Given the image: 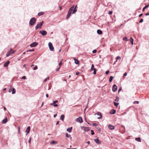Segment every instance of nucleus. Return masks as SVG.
Wrapping results in <instances>:
<instances>
[{"label": "nucleus", "mask_w": 149, "mask_h": 149, "mask_svg": "<svg viewBox=\"0 0 149 149\" xmlns=\"http://www.w3.org/2000/svg\"><path fill=\"white\" fill-rule=\"evenodd\" d=\"M77 5H76L75 6L73 5L70 8L66 16V19H67L69 18L72 13V14H74L76 13L77 11Z\"/></svg>", "instance_id": "1"}, {"label": "nucleus", "mask_w": 149, "mask_h": 149, "mask_svg": "<svg viewBox=\"0 0 149 149\" xmlns=\"http://www.w3.org/2000/svg\"><path fill=\"white\" fill-rule=\"evenodd\" d=\"M36 21V19L35 17H32L29 21V24L31 26H33L35 24Z\"/></svg>", "instance_id": "2"}, {"label": "nucleus", "mask_w": 149, "mask_h": 149, "mask_svg": "<svg viewBox=\"0 0 149 149\" xmlns=\"http://www.w3.org/2000/svg\"><path fill=\"white\" fill-rule=\"evenodd\" d=\"M44 23V22L43 21H42L41 22L38 23L35 27V29L36 30L39 28H41V26L43 25Z\"/></svg>", "instance_id": "3"}, {"label": "nucleus", "mask_w": 149, "mask_h": 149, "mask_svg": "<svg viewBox=\"0 0 149 149\" xmlns=\"http://www.w3.org/2000/svg\"><path fill=\"white\" fill-rule=\"evenodd\" d=\"M81 128L85 132H88L90 130L91 128L89 127L81 126Z\"/></svg>", "instance_id": "4"}, {"label": "nucleus", "mask_w": 149, "mask_h": 149, "mask_svg": "<svg viewBox=\"0 0 149 149\" xmlns=\"http://www.w3.org/2000/svg\"><path fill=\"white\" fill-rule=\"evenodd\" d=\"M48 46L49 49L50 50L52 51H54V48L53 47L52 43L49 42L48 43Z\"/></svg>", "instance_id": "5"}, {"label": "nucleus", "mask_w": 149, "mask_h": 149, "mask_svg": "<svg viewBox=\"0 0 149 149\" xmlns=\"http://www.w3.org/2000/svg\"><path fill=\"white\" fill-rule=\"evenodd\" d=\"M39 33L43 36H45L47 34V32L44 30H42L39 31Z\"/></svg>", "instance_id": "6"}, {"label": "nucleus", "mask_w": 149, "mask_h": 149, "mask_svg": "<svg viewBox=\"0 0 149 149\" xmlns=\"http://www.w3.org/2000/svg\"><path fill=\"white\" fill-rule=\"evenodd\" d=\"M76 121L80 123H82L83 122L82 118L81 116L77 118L76 119Z\"/></svg>", "instance_id": "7"}, {"label": "nucleus", "mask_w": 149, "mask_h": 149, "mask_svg": "<svg viewBox=\"0 0 149 149\" xmlns=\"http://www.w3.org/2000/svg\"><path fill=\"white\" fill-rule=\"evenodd\" d=\"M58 102V100H55L53 101V103H51L50 104L51 105L53 106L54 107H57L58 106V105L57 104H56V103H57Z\"/></svg>", "instance_id": "8"}, {"label": "nucleus", "mask_w": 149, "mask_h": 149, "mask_svg": "<svg viewBox=\"0 0 149 149\" xmlns=\"http://www.w3.org/2000/svg\"><path fill=\"white\" fill-rule=\"evenodd\" d=\"M38 43L37 42H34L31 43L30 45V46L31 47H34L37 46Z\"/></svg>", "instance_id": "9"}, {"label": "nucleus", "mask_w": 149, "mask_h": 149, "mask_svg": "<svg viewBox=\"0 0 149 149\" xmlns=\"http://www.w3.org/2000/svg\"><path fill=\"white\" fill-rule=\"evenodd\" d=\"M117 90V86L116 84H114L112 87V90L113 92H115Z\"/></svg>", "instance_id": "10"}, {"label": "nucleus", "mask_w": 149, "mask_h": 149, "mask_svg": "<svg viewBox=\"0 0 149 149\" xmlns=\"http://www.w3.org/2000/svg\"><path fill=\"white\" fill-rule=\"evenodd\" d=\"M30 130V127L29 126H28L26 128V135H27V134L29 133Z\"/></svg>", "instance_id": "11"}, {"label": "nucleus", "mask_w": 149, "mask_h": 149, "mask_svg": "<svg viewBox=\"0 0 149 149\" xmlns=\"http://www.w3.org/2000/svg\"><path fill=\"white\" fill-rule=\"evenodd\" d=\"M95 142L98 144H101V142L98 138H96L94 139Z\"/></svg>", "instance_id": "12"}, {"label": "nucleus", "mask_w": 149, "mask_h": 149, "mask_svg": "<svg viewBox=\"0 0 149 149\" xmlns=\"http://www.w3.org/2000/svg\"><path fill=\"white\" fill-rule=\"evenodd\" d=\"M96 114L98 116H99L100 117H98L97 119H101L102 118V116L101 114V112H97V113H96Z\"/></svg>", "instance_id": "13"}, {"label": "nucleus", "mask_w": 149, "mask_h": 149, "mask_svg": "<svg viewBox=\"0 0 149 149\" xmlns=\"http://www.w3.org/2000/svg\"><path fill=\"white\" fill-rule=\"evenodd\" d=\"M10 63V61H7L4 64L3 66L5 68L7 67Z\"/></svg>", "instance_id": "14"}, {"label": "nucleus", "mask_w": 149, "mask_h": 149, "mask_svg": "<svg viewBox=\"0 0 149 149\" xmlns=\"http://www.w3.org/2000/svg\"><path fill=\"white\" fill-rule=\"evenodd\" d=\"M108 128L111 130H113L114 129L115 126H113L111 124H109L108 125Z\"/></svg>", "instance_id": "15"}, {"label": "nucleus", "mask_w": 149, "mask_h": 149, "mask_svg": "<svg viewBox=\"0 0 149 149\" xmlns=\"http://www.w3.org/2000/svg\"><path fill=\"white\" fill-rule=\"evenodd\" d=\"M8 121V119L7 117L4 119L2 121L3 124H5Z\"/></svg>", "instance_id": "16"}, {"label": "nucleus", "mask_w": 149, "mask_h": 149, "mask_svg": "<svg viewBox=\"0 0 149 149\" xmlns=\"http://www.w3.org/2000/svg\"><path fill=\"white\" fill-rule=\"evenodd\" d=\"M116 111L115 109H112L110 112L109 113L110 114H114L116 113Z\"/></svg>", "instance_id": "17"}, {"label": "nucleus", "mask_w": 149, "mask_h": 149, "mask_svg": "<svg viewBox=\"0 0 149 149\" xmlns=\"http://www.w3.org/2000/svg\"><path fill=\"white\" fill-rule=\"evenodd\" d=\"M73 59L74 61V63L78 65L79 63V61L77 58L74 57Z\"/></svg>", "instance_id": "18"}, {"label": "nucleus", "mask_w": 149, "mask_h": 149, "mask_svg": "<svg viewBox=\"0 0 149 149\" xmlns=\"http://www.w3.org/2000/svg\"><path fill=\"white\" fill-rule=\"evenodd\" d=\"M97 33L99 35H101L102 33V31L100 29H99L97 30Z\"/></svg>", "instance_id": "19"}, {"label": "nucleus", "mask_w": 149, "mask_h": 149, "mask_svg": "<svg viewBox=\"0 0 149 149\" xmlns=\"http://www.w3.org/2000/svg\"><path fill=\"white\" fill-rule=\"evenodd\" d=\"M72 127H68L67 129V131L69 133H70L72 132Z\"/></svg>", "instance_id": "20"}, {"label": "nucleus", "mask_w": 149, "mask_h": 149, "mask_svg": "<svg viewBox=\"0 0 149 149\" xmlns=\"http://www.w3.org/2000/svg\"><path fill=\"white\" fill-rule=\"evenodd\" d=\"M12 91V94H13L15 93H16V90L14 88H12V86H11Z\"/></svg>", "instance_id": "21"}, {"label": "nucleus", "mask_w": 149, "mask_h": 149, "mask_svg": "<svg viewBox=\"0 0 149 149\" xmlns=\"http://www.w3.org/2000/svg\"><path fill=\"white\" fill-rule=\"evenodd\" d=\"M57 142L56 141L54 140H52L50 142V144H51L55 145L57 144Z\"/></svg>", "instance_id": "22"}, {"label": "nucleus", "mask_w": 149, "mask_h": 149, "mask_svg": "<svg viewBox=\"0 0 149 149\" xmlns=\"http://www.w3.org/2000/svg\"><path fill=\"white\" fill-rule=\"evenodd\" d=\"M45 14V13L43 12H40L38 13V16H40Z\"/></svg>", "instance_id": "23"}, {"label": "nucleus", "mask_w": 149, "mask_h": 149, "mask_svg": "<svg viewBox=\"0 0 149 149\" xmlns=\"http://www.w3.org/2000/svg\"><path fill=\"white\" fill-rule=\"evenodd\" d=\"M113 78L114 77L113 76H110L109 79V81L110 82H111L112 81Z\"/></svg>", "instance_id": "24"}, {"label": "nucleus", "mask_w": 149, "mask_h": 149, "mask_svg": "<svg viewBox=\"0 0 149 149\" xmlns=\"http://www.w3.org/2000/svg\"><path fill=\"white\" fill-rule=\"evenodd\" d=\"M65 116L63 114H62L60 116V120L62 121H63L64 118Z\"/></svg>", "instance_id": "25"}, {"label": "nucleus", "mask_w": 149, "mask_h": 149, "mask_svg": "<svg viewBox=\"0 0 149 149\" xmlns=\"http://www.w3.org/2000/svg\"><path fill=\"white\" fill-rule=\"evenodd\" d=\"M11 54V52H10V51H9L6 53V57H8Z\"/></svg>", "instance_id": "26"}, {"label": "nucleus", "mask_w": 149, "mask_h": 149, "mask_svg": "<svg viewBox=\"0 0 149 149\" xmlns=\"http://www.w3.org/2000/svg\"><path fill=\"white\" fill-rule=\"evenodd\" d=\"M135 140L139 142H141V139L140 137H139L138 138H136L135 139Z\"/></svg>", "instance_id": "27"}, {"label": "nucleus", "mask_w": 149, "mask_h": 149, "mask_svg": "<svg viewBox=\"0 0 149 149\" xmlns=\"http://www.w3.org/2000/svg\"><path fill=\"white\" fill-rule=\"evenodd\" d=\"M149 6V5L148 4L146 6L144 7L142 9V11H144L145 9L148 8Z\"/></svg>", "instance_id": "28"}, {"label": "nucleus", "mask_w": 149, "mask_h": 149, "mask_svg": "<svg viewBox=\"0 0 149 149\" xmlns=\"http://www.w3.org/2000/svg\"><path fill=\"white\" fill-rule=\"evenodd\" d=\"M66 136L68 138H70V139H71L72 137L69 134H68V133H66L65 134Z\"/></svg>", "instance_id": "29"}, {"label": "nucleus", "mask_w": 149, "mask_h": 149, "mask_svg": "<svg viewBox=\"0 0 149 149\" xmlns=\"http://www.w3.org/2000/svg\"><path fill=\"white\" fill-rule=\"evenodd\" d=\"M92 71H93V74H96V71H97V70L96 68H94V69H93L92 70Z\"/></svg>", "instance_id": "30"}, {"label": "nucleus", "mask_w": 149, "mask_h": 149, "mask_svg": "<svg viewBox=\"0 0 149 149\" xmlns=\"http://www.w3.org/2000/svg\"><path fill=\"white\" fill-rule=\"evenodd\" d=\"M116 98L114 100V101L116 102H118L119 101V97L118 96L116 97Z\"/></svg>", "instance_id": "31"}, {"label": "nucleus", "mask_w": 149, "mask_h": 149, "mask_svg": "<svg viewBox=\"0 0 149 149\" xmlns=\"http://www.w3.org/2000/svg\"><path fill=\"white\" fill-rule=\"evenodd\" d=\"M92 125L93 126H98V125L97 123H94L92 124Z\"/></svg>", "instance_id": "32"}, {"label": "nucleus", "mask_w": 149, "mask_h": 149, "mask_svg": "<svg viewBox=\"0 0 149 149\" xmlns=\"http://www.w3.org/2000/svg\"><path fill=\"white\" fill-rule=\"evenodd\" d=\"M113 104L116 107H117L119 104V103L115 102H113Z\"/></svg>", "instance_id": "33"}, {"label": "nucleus", "mask_w": 149, "mask_h": 149, "mask_svg": "<svg viewBox=\"0 0 149 149\" xmlns=\"http://www.w3.org/2000/svg\"><path fill=\"white\" fill-rule=\"evenodd\" d=\"M123 40L124 41H128V39L127 37L125 36L123 38Z\"/></svg>", "instance_id": "34"}, {"label": "nucleus", "mask_w": 149, "mask_h": 149, "mask_svg": "<svg viewBox=\"0 0 149 149\" xmlns=\"http://www.w3.org/2000/svg\"><path fill=\"white\" fill-rule=\"evenodd\" d=\"M96 128L99 132H100L101 131V129L100 127H96Z\"/></svg>", "instance_id": "35"}, {"label": "nucleus", "mask_w": 149, "mask_h": 149, "mask_svg": "<svg viewBox=\"0 0 149 149\" xmlns=\"http://www.w3.org/2000/svg\"><path fill=\"white\" fill-rule=\"evenodd\" d=\"M62 60H61L60 62L59 63L58 65L59 66V67H61L62 64Z\"/></svg>", "instance_id": "36"}, {"label": "nucleus", "mask_w": 149, "mask_h": 149, "mask_svg": "<svg viewBox=\"0 0 149 149\" xmlns=\"http://www.w3.org/2000/svg\"><path fill=\"white\" fill-rule=\"evenodd\" d=\"M94 68V66L93 64H92L91 65V70L92 71V70Z\"/></svg>", "instance_id": "37"}, {"label": "nucleus", "mask_w": 149, "mask_h": 149, "mask_svg": "<svg viewBox=\"0 0 149 149\" xmlns=\"http://www.w3.org/2000/svg\"><path fill=\"white\" fill-rule=\"evenodd\" d=\"M35 50L34 49H29L28 50H27L26 52H33Z\"/></svg>", "instance_id": "38"}, {"label": "nucleus", "mask_w": 149, "mask_h": 149, "mask_svg": "<svg viewBox=\"0 0 149 149\" xmlns=\"http://www.w3.org/2000/svg\"><path fill=\"white\" fill-rule=\"evenodd\" d=\"M91 134L92 135H94V134L95 133L94 132V131L93 130H91Z\"/></svg>", "instance_id": "39"}, {"label": "nucleus", "mask_w": 149, "mask_h": 149, "mask_svg": "<svg viewBox=\"0 0 149 149\" xmlns=\"http://www.w3.org/2000/svg\"><path fill=\"white\" fill-rule=\"evenodd\" d=\"M38 68V67L37 65H35V67L33 68V70H36Z\"/></svg>", "instance_id": "40"}, {"label": "nucleus", "mask_w": 149, "mask_h": 149, "mask_svg": "<svg viewBox=\"0 0 149 149\" xmlns=\"http://www.w3.org/2000/svg\"><path fill=\"white\" fill-rule=\"evenodd\" d=\"M121 58V57L120 56H118L116 57V59L117 60H118L119 59H120Z\"/></svg>", "instance_id": "41"}, {"label": "nucleus", "mask_w": 149, "mask_h": 149, "mask_svg": "<svg viewBox=\"0 0 149 149\" xmlns=\"http://www.w3.org/2000/svg\"><path fill=\"white\" fill-rule=\"evenodd\" d=\"M134 104H138L139 103V101H135L133 103Z\"/></svg>", "instance_id": "42"}, {"label": "nucleus", "mask_w": 149, "mask_h": 149, "mask_svg": "<svg viewBox=\"0 0 149 149\" xmlns=\"http://www.w3.org/2000/svg\"><path fill=\"white\" fill-rule=\"evenodd\" d=\"M97 50L95 49H94L92 51V53L93 54L97 52Z\"/></svg>", "instance_id": "43"}, {"label": "nucleus", "mask_w": 149, "mask_h": 149, "mask_svg": "<svg viewBox=\"0 0 149 149\" xmlns=\"http://www.w3.org/2000/svg\"><path fill=\"white\" fill-rule=\"evenodd\" d=\"M143 19H141L139 21V23H141L143 22Z\"/></svg>", "instance_id": "44"}, {"label": "nucleus", "mask_w": 149, "mask_h": 149, "mask_svg": "<svg viewBox=\"0 0 149 149\" xmlns=\"http://www.w3.org/2000/svg\"><path fill=\"white\" fill-rule=\"evenodd\" d=\"M113 13V11H109L108 14L109 15H111Z\"/></svg>", "instance_id": "45"}, {"label": "nucleus", "mask_w": 149, "mask_h": 149, "mask_svg": "<svg viewBox=\"0 0 149 149\" xmlns=\"http://www.w3.org/2000/svg\"><path fill=\"white\" fill-rule=\"evenodd\" d=\"M127 74V72H125L124 74H123V77H124L125 76H126Z\"/></svg>", "instance_id": "46"}, {"label": "nucleus", "mask_w": 149, "mask_h": 149, "mask_svg": "<svg viewBox=\"0 0 149 149\" xmlns=\"http://www.w3.org/2000/svg\"><path fill=\"white\" fill-rule=\"evenodd\" d=\"M22 79H26V77L25 76H24L22 77V78H21Z\"/></svg>", "instance_id": "47"}, {"label": "nucleus", "mask_w": 149, "mask_h": 149, "mask_svg": "<svg viewBox=\"0 0 149 149\" xmlns=\"http://www.w3.org/2000/svg\"><path fill=\"white\" fill-rule=\"evenodd\" d=\"M109 72V70H107L105 72V74H108Z\"/></svg>", "instance_id": "48"}, {"label": "nucleus", "mask_w": 149, "mask_h": 149, "mask_svg": "<svg viewBox=\"0 0 149 149\" xmlns=\"http://www.w3.org/2000/svg\"><path fill=\"white\" fill-rule=\"evenodd\" d=\"M130 41V42L132 45L133 44L134 40H132Z\"/></svg>", "instance_id": "49"}, {"label": "nucleus", "mask_w": 149, "mask_h": 149, "mask_svg": "<svg viewBox=\"0 0 149 149\" xmlns=\"http://www.w3.org/2000/svg\"><path fill=\"white\" fill-rule=\"evenodd\" d=\"M49 79V78H48H48H45V79H44V82H46V81L47 80V79Z\"/></svg>", "instance_id": "50"}, {"label": "nucleus", "mask_w": 149, "mask_h": 149, "mask_svg": "<svg viewBox=\"0 0 149 149\" xmlns=\"http://www.w3.org/2000/svg\"><path fill=\"white\" fill-rule=\"evenodd\" d=\"M122 90V87H120L118 90V93H119V92L121 90Z\"/></svg>", "instance_id": "51"}, {"label": "nucleus", "mask_w": 149, "mask_h": 149, "mask_svg": "<svg viewBox=\"0 0 149 149\" xmlns=\"http://www.w3.org/2000/svg\"><path fill=\"white\" fill-rule=\"evenodd\" d=\"M31 141V138L30 137L28 140V142L30 143Z\"/></svg>", "instance_id": "52"}, {"label": "nucleus", "mask_w": 149, "mask_h": 149, "mask_svg": "<svg viewBox=\"0 0 149 149\" xmlns=\"http://www.w3.org/2000/svg\"><path fill=\"white\" fill-rule=\"evenodd\" d=\"M80 73L79 72H76L75 74L76 75H78Z\"/></svg>", "instance_id": "53"}, {"label": "nucleus", "mask_w": 149, "mask_h": 149, "mask_svg": "<svg viewBox=\"0 0 149 149\" xmlns=\"http://www.w3.org/2000/svg\"><path fill=\"white\" fill-rule=\"evenodd\" d=\"M60 67H59L58 68H57L56 70V71L57 72V71H58L60 69Z\"/></svg>", "instance_id": "54"}, {"label": "nucleus", "mask_w": 149, "mask_h": 149, "mask_svg": "<svg viewBox=\"0 0 149 149\" xmlns=\"http://www.w3.org/2000/svg\"><path fill=\"white\" fill-rule=\"evenodd\" d=\"M12 89H11V87H10V88L9 89V91H8V92H11V91H12Z\"/></svg>", "instance_id": "55"}, {"label": "nucleus", "mask_w": 149, "mask_h": 149, "mask_svg": "<svg viewBox=\"0 0 149 149\" xmlns=\"http://www.w3.org/2000/svg\"><path fill=\"white\" fill-rule=\"evenodd\" d=\"M143 15V13H141L140 14L139 16V17H141Z\"/></svg>", "instance_id": "56"}, {"label": "nucleus", "mask_w": 149, "mask_h": 149, "mask_svg": "<svg viewBox=\"0 0 149 149\" xmlns=\"http://www.w3.org/2000/svg\"><path fill=\"white\" fill-rule=\"evenodd\" d=\"M57 116V114H54V118H55Z\"/></svg>", "instance_id": "57"}, {"label": "nucleus", "mask_w": 149, "mask_h": 149, "mask_svg": "<svg viewBox=\"0 0 149 149\" xmlns=\"http://www.w3.org/2000/svg\"><path fill=\"white\" fill-rule=\"evenodd\" d=\"M23 66L24 68H25L26 69V65L25 64H24Z\"/></svg>", "instance_id": "58"}, {"label": "nucleus", "mask_w": 149, "mask_h": 149, "mask_svg": "<svg viewBox=\"0 0 149 149\" xmlns=\"http://www.w3.org/2000/svg\"><path fill=\"white\" fill-rule=\"evenodd\" d=\"M59 9H60V10H62V8L61 6H59Z\"/></svg>", "instance_id": "59"}, {"label": "nucleus", "mask_w": 149, "mask_h": 149, "mask_svg": "<svg viewBox=\"0 0 149 149\" xmlns=\"http://www.w3.org/2000/svg\"><path fill=\"white\" fill-rule=\"evenodd\" d=\"M6 90H7V89L6 88H4L3 89V91H6Z\"/></svg>", "instance_id": "60"}, {"label": "nucleus", "mask_w": 149, "mask_h": 149, "mask_svg": "<svg viewBox=\"0 0 149 149\" xmlns=\"http://www.w3.org/2000/svg\"><path fill=\"white\" fill-rule=\"evenodd\" d=\"M145 15L146 16L149 15V13H147L145 14Z\"/></svg>", "instance_id": "61"}, {"label": "nucleus", "mask_w": 149, "mask_h": 149, "mask_svg": "<svg viewBox=\"0 0 149 149\" xmlns=\"http://www.w3.org/2000/svg\"><path fill=\"white\" fill-rule=\"evenodd\" d=\"M59 124V121H57L56 123V125H58Z\"/></svg>", "instance_id": "62"}, {"label": "nucleus", "mask_w": 149, "mask_h": 149, "mask_svg": "<svg viewBox=\"0 0 149 149\" xmlns=\"http://www.w3.org/2000/svg\"><path fill=\"white\" fill-rule=\"evenodd\" d=\"M46 97H47V98H48L49 97V95H48V94H47L46 95Z\"/></svg>", "instance_id": "63"}, {"label": "nucleus", "mask_w": 149, "mask_h": 149, "mask_svg": "<svg viewBox=\"0 0 149 149\" xmlns=\"http://www.w3.org/2000/svg\"><path fill=\"white\" fill-rule=\"evenodd\" d=\"M3 109H4V110H5V111H6V108L5 107H3Z\"/></svg>", "instance_id": "64"}]
</instances>
